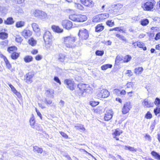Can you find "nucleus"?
Returning <instances> with one entry per match:
<instances>
[{
	"instance_id": "f257e3e1",
	"label": "nucleus",
	"mask_w": 160,
	"mask_h": 160,
	"mask_svg": "<svg viewBox=\"0 0 160 160\" xmlns=\"http://www.w3.org/2000/svg\"><path fill=\"white\" fill-rule=\"evenodd\" d=\"M76 38L70 35L63 37L62 38V43L65 47L67 48H73L75 47V42Z\"/></svg>"
},
{
	"instance_id": "f03ea898",
	"label": "nucleus",
	"mask_w": 160,
	"mask_h": 160,
	"mask_svg": "<svg viewBox=\"0 0 160 160\" xmlns=\"http://www.w3.org/2000/svg\"><path fill=\"white\" fill-rule=\"evenodd\" d=\"M78 35L80 40H86L89 37L88 31L85 28L80 29L79 30Z\"/></svg>"
},
{
	"instance_id": "7ed1b4c3",
	"label": "nucleus",
	"mask_w": 160,
	"mask_h": 160,
	"mask_svg": "<svg viewBox=\"0 0 160 160\" xmlns=\"http://www.w3.org/2000/svg\"><path fill=\"white\" fill-rule=\"evenodd\" d=\"M33 14L35 17L42 20L45 19L47 16V14L45 12L37 9L35 10L33 12Z\"/></svg>"
},
{
	"instance_id": "20e7f679",
	"label": "nucleus",
	"mask_w": 160,
	"mask_h": 160,
	"mask_svg": "<svg viewBox=\"0 0 160 160\" xmlns=\"http://www.w3.org/2000/svg\"><path fill=\"white\" fill-rule=\"evenodd\" d=\"M34 76V72H30L27 73L24 76V79L28 83H31L32 82V78Z\"/></svg>"
},
{
	"instance_id": "39448f33",
	"label": "nucleus",
	"mask_w": 160,
	"mask_h": 160,
	"mask_svg": "<svg viewBox=\"0 0 160 160\" xmlns=\"http://www.w3.org/2000/svg\"><path fill=\"white\" fill-rule=\"evenodd\" d=\"M43 38L45 42H49L52 39L53 37L49 31H46L43 36Z\"/></svg>"
},
{
	"instance_id": "423d86ee",
	"label": "nucleus",
	"mask_w": 160,
	"mask_h": 160,
	"mask_svg": "<svg viewBox=\"0 0 160 160\" xmlns=\"http://www.w3.org/2000/svg\"><path fill=\"white\" fill-rule=\"evenodd\" d=\"M155 4L154 2L148 1L144 3L143 8L147 11H151L153 8Z\"/></svg>"
},
{
	"instance_id": "0eeeda50",
	"label": "nucleus",
	"mask_w": 160,
	"mask_h": 160,
	"mask_svg": "<svg viewBox=\"0 0 160 160\" xmlns=\"http://www.w3.org/2000/svg\"><path fill=\"white\" fill-rule=\"evenodd\" d=\"M87 87H88V84H85L83 83H80L77 85L78 88L80 91V92H78L79 96H82L84 93V91Z\"/></svg>"
},
{
	"instance_id": "6e6552de",
	"label": "nucleus",
	"mask_w": 160,
	"mask_h": 160,
	"mask_svg": "<svg viewBox=\"0 0 160 160\" xmlns=\"http://www.w3.org/2000/svg\"><path fill=\"white\" fill-rule=\"evenodd\" d=\"M132 106L129 102H126L124 105L122 109V112L123 114H125L127 113L130 109L131 108Z\"/></svg>"
},
{
	"instance_id": "1a4fd4ad",
	"label": "nucleus",
	"mask_w": 160,
	"mask_h": 160,
	"mask_svg": "<svg viewBox=\"0 0 160 160\" xmlns=\"http://www.w3.org/2000/svg\"><path fill=\"white\" fill-rule=\"evenodd\" d=\"M62 24L64 28L68 30L71 28L72 26V22L70 21L67 20L62 21Z\"/></svg>"
},
{
	"instance_id": "9d476101",
	"label": "nucleus",
	"mask_w": 160,
	"mask_h": 160,
	"mask_svg": "<svg viewBox=\"0 0 160 160\" xmlns=\"http://www.w3.org/2000/svg\"><path fill=\"white\" fill-rule=\"evenodd\" d=\"M110 93L107 90L103 89L101 90L98 96L99 98H105L108 97Z\"/></svg>"
},
{
	"instance_id": "9b49d317",
	"label": "nucleus",
	"mask_w": 160,
	"mask_h": 160,
	"mask_svg": "<svg viewBox=\"0 0 160 160\" xmlns=\"http://www.w3.org/2000/svg\"><path fill=\"white\" fill-rule=\"evenodd\" d=\"M64 83L67 85V87L69 88L70 90H73L74 89V83L73 81L71 80L66 79L64 81Z\"/></svg>"
},
{
	"instance_id": "f8f14e48",
	"label": "nucleus",
	"mask_w": 160,
	"mask_h": 160,
	"mask_svg": "<svg viewBox=\"0 0 160 160\" xmlns=\"http://www.w3.org/2000/svg\"><path fill=\"white\" fill-rule=\"evenodd\" d=\"M81 2L84 6L90 8L92 7L94 5V3L91 0H81Z\"/></svg>"
},
{
	"instance_id": "ddd939ff",
	"label": "nucleus",
	"mask_w": 160,
	"mask_h": 160,
	"mask_svg": "<svg viewBox=\"0 0 160 160\" xmlns=\"http://www.w3.org/2000/svg\"><path fill=\"white\" fill-rule=\"evenodd\" d=\"M112 111L111 110H107L104 117L105 120L108 121L111 119L112 118Z\"/></svg>"
},
{
	"instance_id": "4468645a",
	"label": "nucleus",
	"mask_w": 160,
	"mask_h": 160,
	"mask_svg": "<svg viewBox=\"0 0 160 160\" xmlns=\"http://www.w3.org/2000/svg\"><path fill=\"white\" fill-rule=\"evenodd\" d=\"M77 22H83L86 20L87 17L86 15H77Z\"/></svg>"
},
{
	"instance_id": "2eb2a0df",
	"label": "nucleus",
	"mask_w": 160,
	"mask_h": 160,
	"mask_svg": "<svg viewBox=\"0 0 160 160\" xmlns=\"http://www.w3.org/2000/svg\"><path fill=\"white\" fill-rule=\"evenodd\" d=\"M142 104L144 107H145L146 108L152 107L153 106V103L148 102V100L146 99H144L142 102Z\"/></svg>"
},
{
	"instance_id": "dca6fc26",
	"label": "nucleus",
	"mask_w": 160,
	"mask_h": 160,
	"mask_svg": "<svg viewBox=\"0 0 160 160\" xmlns=\"http://www.w3.org/2000/svg\"><path fill=\"white\" fill-rule=\"evenodd\" d=\"M66 58L65 55L63 53H60L58 55L57 60L59 62H63Z\"/></svg>"
},
{
	"instance_id": "f3484780",
	"label": "nucleus",
	"mask_w": 160,
	"mask_h": 160,
	"mask_svg": "<svg viewBox=\"0 0 160 160\" xmlns=\"http://www.w3.org/2000/svg\"><path fill=\"white\" fill-rule=\"evenodd\" d=\"M22 35L26 38L30 37L32 34V32L29 30H24L22 32Z\"/></svg>"
},
{
	"instance_id": "a211bd4d",
	"label": "nucleus",
	"mask_w": 160,
	"mask_h": 160,
	"mask_svg": "<svg viewBox=\"0 0 160 160\" xmlns=\"http://www.w3.org/2000/svg\"><path fill=\"white\" fill-rule=\"evenodd\" d=\"M109 17V14L108 13H102L97 15V17L101 21Z\"/></svg>"
},
{
	"instance_id": "6ab92c4d",
	"label": "nucleus",
	"mask_w": 160,
	"mask_h": 160,
	"mask_svg": "<svg viewBox=\"0 0 160 160\" xmlns=\"http://www.w3.org/2000/svg\"><path fill=\"white\" fill-rule=\"evenodd\" d=\"M54 91L53 90L49 89L46 91L45 94L47 97L53 98L54 97Z\"/></svg>"
},
{
	"instance_id": "aec40b11",
	"label": "nucleus",
	"mask_w": 160,
	"mask_h": 160,
	"mask_svg": "<svg viewBox=\"0 0 160 160\" xmlns=\"http://www.w3.org/2000/svg\"><path fill=\"white\" fill-rule=\"evenodd\" d=\"M52 29L55 32L58 33H61L63 32V29L61 28L58 26L53 25L52 26Z\"/></svg>"
},
{
	"instance_id": "412c9836",
	"label": "nucleus",
	"mask_w": 160,
	"mask_h": 160,
	"mask_svg": "<svg viewBox=\"0 0 160 160\" xmlns=\"http://www.w3.org/2000/svg\"><path fill=\"white\" fill-rule=\"evenodd\" d=\"M137 46L140 48H142L144 51L147 50L146 47L145 46L144 43L142 42L138 41Z\"/></svg>"
},
{
	"instance_id": "4be33fe9",
	"label": "nucleus",
	"mask_w": 160,
	"mask_h": 160,
	"mask_svg": "<svg viewBox=\"0 0 160 160\" xmlns=\"http://www.w3.org/2000/svg\"><path fill=\"white\" fill-rule=\"evenodd\" d=\"M104 28V27L102 24L98 25L95 27V31L99 32L102 31Z\"/></svg>"
},
{
	"instance_id": "5701e85b",
	"label": "nucleus",
	"mask_w": 160,
	"mask_h": 160,
	"mask_svg": "<svg viewBox=\"0 0 160 160\" xmlns=\"http://www.w3.org/2000/svg\"><path fill=\"white\" fill-rule=\"evenodd\" d=\"M32 27L33 31L35 32H38L40 31V28L38 25L35 23H33L32 24Z\"/></svg>"
},
{
	"instance_id": "b1692460",
	"label": "nucleus",
	"mask_w": 160,
	"mask_h": 160,
	"mask_svg": "<svg viewBox=\"0 0 160 160\" xmlns=\"http://www.w3.org/2000/svg\"><path fill=\"white\" fill-rule=\"evenodd\" d=\"M33 57L31 56L27 55L24 58V61L27 63L33 60Z\"/></svg>"
},
{
	"instance_id": "393cba45",
	"label": "nucleus",
	"mask_w": 160,
	"mask_h": 160,
	"mask_svg": "<svg viewBox=\"0 0 160 160\" xmlns=\"http://www.w3.org/2000/svg\"><path fill=\"white\" fill-rule=\"evenodd\" d=\"M122 133V130H120L119 129H116L114 132L112 133V135L113 136H119Z\"/></svg>"
},
{
	"instance_id": "a878e982",
	"label": "nucleus",
	"mask_w": 160,
	"mask_h": 160,
	"mask_svg": "<svg viewBox=\"0 0 160 160\" xmlns=\"http://www.w3.org/2000/svg\"><path fill=\"white\" fill-rule=\"evenodd\" d=\"M14 22L12 18H9L4 21V23L6 24H12Z\"/></svg>"
},
{
	"instance_id": "bb28decb",
	"label": "nucleus",
	"mask_w": 160,
	"mask_h": 160,
	"mask_svg": "<svg viewBox=\"0 0 160 160\" xmlns=\"http://www.w3.org/2000/svg\"><path fill=\"white\" fill-rule=\"evenodd\" d=\"M151 154L156 159L160 160V155L158 153L155 151H152L151 152Z\"/></svg>"
},
{
	"instance_id": "cd10ccee",
	"label": "nucleus",
	"mask_w": 160,
	"mask_h": 160,
	"mask_svg": "<svg viewBox=\"0 0 160 160\" xmlns=\"http://www.w3.org/2000/svg\"><path fill=\"white\" fill-rule=\"evenodd\" d=\"M116 37L119 38L120 40L123 41L126 43L128 42L125 37L122 35H120L119 34H117L116 35Z\"/></svg>"
},
{
	"instance_id": "c85d7f7f",
	"label": "nucleus",
	"mask_w": 160,
	"mask_h": 160,
	"mask_svg": "<svg viewBox=\"0 0 160 160\" xmlns=\"http://www.w3.org/2000/svg\"><path fill=\"white\" fill-rule=\"evenodd\" d=\"M124 149L125 150L128 149L131 152H136L137 151V149L135 148L134 147H132L128 146H125Z\"/></svg>"
},
{
	"instance_id": "c756f323",
	"label": "nucleus",
	"mask_w": 160,
	"mask_h": 160,
	"mask_svg": "<svg viewBox=\"0 0 160 160\" xmlns=\"http://www.w3.org/2000/svg\"><path fill=\"white\" fill-rule=\"evenodd\" d=\"M19 54L18 53L16 52H13L12 53L11 55V58L14 60L16 59L19 57Z\"/></svg>"
},
{
	"instance_id": "7c9ffc66",
	"label": "nucleus",
	"mask_w": 160,
	"mask_h": 160,
	"mask_svg": "<svg viewBox=\"0 0 160 160\" xmlns=\"http://www.w3.org/2000/svg\"><path fill=\"white\" fill-rule=\"evenodd\" d=\"M33 150L34 152H36L38 153H42V149L37 146L33 147Z\"/></svg>"
},
{
	"instance_id": "2f4dec72",
	"label": "nucleus",
	"mask_w": 160,
	"mask_h": 160,
	"mask_svg": "<svg viewBox=\"0 0 160 160\" xmlns=\"http://www.w3.org/2000/svg\"><path fill=\"white\" fill-rule=\"evenodd\" d=\"M143 70V68L142 67H138L136 68L134 70L135 73L138 74H141Z\"/></svg>"
},
{
	"instance_id": "473e14b6",
	"label": "nucleus",
	"mask_w": 160,
	"mask_h": 160,
	"mask_svg": "<svg viewBox=\"0 0 160 160\" xmlns=\"http://www.w3.org/2000/svg\"><path fill=\"white\" fill-rule=\"evenodd\" d=\"M112 67V65L111 64H106L102 65L101 68L102 70H105L108 68H111Z\"/></svg>"
},
{
	"instance_id": "72a5a7b5",
	"label": "nucleus",
	"mask_w": 160,
	"mask_h": 160,
	"mask_svg": "<svg viewBox=\"0 0 160 160\" xmlns=\"http://www.w3.org/2000/svg\"><path fill=\"white\" fill-rule=\"evenodd\" d=\"M25 22L22 21H19L16 22V26L17 28H21L24 25Z\"/></svg>"
},
{
	"instance_id": "f704fd0d",
	"label": "nucleus",
	"mask_w": 160,
	"mask_h": 160,
	"mask_svg": "<svg viewBox=\"0 0 160 160\" xmlns=\"http://www.w3.org/2000/svg\"><path fill=\"white\" fill-rule=\"evenodd\" d=\"M17 48L15 46L9 47L8 48V51L10 53H12L17 50Z\"/></svg>"
},
{
	"instance_id": "c9c22d12",
	"label": "nucleus",
	"mask_w": 160,
	"mask_h": 160,
	"mask_svg": "<svg viewBox=\"0 0 160 160\" xmlns=\"http://www.w3.org/2000/svg\"><path fill=\"white\" fill-rule=\"evenodd\" d=\"M29 43L32 46H35L37 43L36 41L33 38H31L28 40Z\"/></svg>"
},
{
	"instance_id": "e433bc0d",
	"label": "nucleus",
	"mask_w": 160,
	"mask_h": 160,
	"mask_svg": "<svg viewBox=\"0 0 160 160\" xmlns=\"http://www.w3.org/2000/svg\"><path fill=\"white\" fill-rule=\"evenodd\" d=\"M75 8H77L78 9L83 11L84 10V8L83 6L81 4L79 3L75 4Z\"/></svg>"
},
{
	"instance_id": "4c0bfd02",
	"label": "nucleus",
	"mask_w": 160,
	"mask_h": 160,
	"mask_svg": "<svg viewBox=\"0 0 160 160\" xmlns=\"http://www.w3.org/2000/svg\"><path fill=\"white\" fill-rule=\"evenodd\" d=\"M132 59V57L129 55H127L124 58L123 62H129Z\"/></svg>"
},
{
	"instance_id": "58836bf2",
	"label": "nucleus",
	"mask_w": 160,
	"mask_h": 160,
	"mask_svg": "<svg viewBox=\"0 0 160 160\" xmlns=\"http://www.w3.org/2000/svg\"><path fill=\"white\" fill-rule=\"evenodd\" d=\"M8 37V34L5 32H0V38L4 39Z\"/></svg>"
},
{
	"instance_id": "ea45409f",
	"label": "nucleus",
	"mask_w": 160,
	"mask_h": 160,
	"mask_svg": "<svg viewBox=\"0 0 160 160\" xmlns=\"http://www.w3.org/2000/svg\"><path fill=\"white\" fill-rule=\"evenodd\" d=\"M149 22V21L147 19H145L142 20L141 21V24L143 26H146Z\"/></svg>"
},
{
	"instance_id": "a19ab883",
	"label": "nucleus",
	"mask_w": 160,
	"mask_h": 160,
	"mask_svg": "<svg viewBox=\"0 0 160 160\" xmlns=\"http://www.w3.org/2000/svg\"><path fill=\"white\" fill-rule=\"evenodd\" d=\"M69 19L74 21L77 22V15H71L69 16Z\"/></svg>"
},
{
	"instance_id": "79ce46f5",
	"label": "nucleus",
	"mask_w": 160,
	"mask_h": 160,
	"mask_svg": "<svg viewBox=\"0 0 160 160\" xmlns=\"http://www.w3.org/2000/svg\"><path fill=\"white\" fill-rule=\"evenodd\" d=\"M29 122L30 125L32 128H34V124L35 123V121L34 117L33 116L30 118Z\"/></svg>"
},
{
	"instance_id": "37998d69",
	"label": "nucleus",
	"mask_w": 160,
	"mask_h": 160,
	"mask_svg": "<svg viewBox=\"0 0 160 160\" xmlns=\"http://www.w3.org/2000/svg\"><path fill=\"white\" fill-rule=\"evenodd\" d=\"M122 60V56L118 55L115 59L116 63H119L120 61Z\"/></svg>"
},
{
	"instance_id": "c03bdc74",
	"label": "nucleus",
	"mask_w": 160,
	"mask_h": 160,
	"mask_svg": "<svg viewBox=\"0 0 160 160\" xmlns=\"http://www.w3.org/2000/svg\"><path fill=\"white\" fill-rule=\"evenodd\" d=\"M89 104L92 107H94L99 104V102L92 100L90 102Z\"/></svg>"
},
{
	"instance_id": "a18cd8bd",
	"label": "nucleus",
	"mask_w": 160,
	"mask_h": 160,
	"mask_svg": "<svg viewBox=\"0 0 160 160\" xmlns=\"http://www.w3.org/2000/svg\"><path fill=\"white\" fill-rule=\"evenodd\" d=\"M95 54L97 55L102 56L104 54V51L102 50H98L96 51Z\"/></svg>"
},
{
	"instance_id": "49530a36",
	"label": "nucleus",
	"mask_w": 160,
	"mask_h": 160,
	"mask_svg": "<svg viewBox=\"0 0 160 160\" xmlns=\"http://www.w3.org/2000/svg\"><path fill=\"white\" fill-rule=\"evenodd\" d=\"M62 154L63 156L66 157L68 159H71L70 156L68 155V153L66 152H62Z\"/></svg>"
},
{
	"instance_id": "de8ad7c7",
	"label": "nucleus",
	"mask_w": 160,
	"mask_h": 160,
	"mask_svg": "<svg viewBox=\"0 0 160 160\" xmlns=\"http://www.w3.org/2000/svg\"><path fill=\"white\" fill-rule=\"evenodd\" d=\"M16 41L18 42H21L22 40V39L20 36H17L16 38Z\"/></svg>"
},
{
	"instance_id": "09e8293b",
	"label": "nucleus",
	"mask_w": 160,
	"mask_h": 160,
	"mask_svg": "<svg viewBox=\"0 0 160 160\" xmlns=\"http://www.w3.org/2000/svg\"><path fill=\"white\" fill-rule=\"evenodd\" d=\"M107 24L110 27H112L114 25V22L112 20H109L106 22Z\"/></svg>"
},
{
	"instance_id": "8fccbe9b",
	"label": "nucleus",
	"mask_w": 160,
	"mask_h": 160,
	"mask_svg": "<svg viewBox=\"0 0 160 160\" xmlns=\"http://www.w3.org/2000/svg\"><path fill=\"white\" fill-rule=\"evenodd\" d=\"M120 90L118 89H115L113 93L117 96H120Z\"/></svg>"
},
{
	"instance_id": "3c124183",
	"label": "nucleus",
	"mask_w": 160,
	"mask_h": 160,
	"mask_svg": "<svg viewBox=\"0 0 160 160\" xmlns=\"http://www.w3.org/2000/svg\"><path fill=\"white\" fill-rule=\"evenodd\" d=\"M91 92V88L89 87V86L88 85V87H87V88H86L84 91V92H86L87 93H90Z\"/></svg>"
},
{
	"instance_id": "603ef678",
	"label": "nucleus",
	"mask_w": 160,
	"mask_h": 160,
	"mask_svg": "<svg viewBox=\"0 0 160 160\" xmlns=\"http://www.w3.org/2000/svg\"><path fill=\"white\" fill-rule=\"evenodd\" d=\"M154 104L158 106L160 104V99L158 98H157L154 101Z\"/></svg>"
},
{
	"instance_id": "864d4df0",
	"label": "nucleus",
	"mask_w": 160,
	"mask_h": 160,
	"mask_svg": "<svg viewBox=\"0 0 160 160\" xmlns=\"http://www.w3.org/2000/svg\"><path fill=\"white\" fill-rule=\"evenodd\" d=\"M54 80L56 82H57L58 83L59 85H61V82L59 78L57 76L54 77Z\"/></svg>"
},
{
	"instance_id": "5fc2aeb1",
	"label": "nucleus",
	"mask_w": 160,
	"mask_h": 160,
	"mask_svg": "<svg viewBox=\"0 0 160 160\" xmlns=\"http://www.w3.org/2000/svg\"><path fill=\"white\" fill-rule=\"evenodd\" d=\"M154 112L156 115L158 113H160V108H156L154 110Z\"/></svg>"
},
{
	"instance_id": "6e6d98bb",
	"label": "nucleus",
	"mask_w": 160,
	"mask_h": 160,
	"mask_svg": "<svg viewBox=\"0 0 160 160\" xmlns=\"http://www.w3.org/2000/svg\"><path fill=\"white\" fill-rule=\"evenodd\" d=\"M145 117L148 119L151 118L152 117V115L149 112H148L146 115Z\"/></svg>"
},
{
	"instance_id": "4d7b16f0",
	"label": "nucleus",
	"mask_w": 160,
	"mask_h": 160,
	"mask_svg": "<svg viewBox=\"0 0 160 160\" xmlns=\"http://www.w3.org/2000/svg\"><path fill=\"white\" fill-rule=\"evenodd\" d=\"M44 102L47 104H50L52 103V102L51 100H48L47 99L45 98Z\"/></svg>"
},
{
	"instance_id": "13d9d810",
	"label": "nucleus",
	"mask_w": 160,
	"mask_h": 160,
	"mask_svg": "<svg viewBox=\"0 0 160 160\" xmlns=\"http://www.w3.org/2000/svg\"><path fill=\"white\" fill-rule=\"evenodd\" d=\"M60 134L64 138H68V136L67 135L66 133L62 132H60Z\"/></svg>"
},
{
	"instance_id": "bf43d9fd",
	"label": "nucleus",
	"mask_w": 160,
	"mask_h": 160,
	"mask_svg": "<svg viewBox=\"0 0 160 160\" xmlns=\"http://www.w3.org/2000/svg\"><path fill=\"white\" fill-rule=\"evenodd\" d=\"M101 21V20H100V19H98V18H97V16L94 17L93 22H99Z\"/></svg>"
},
{
	"instance_id": "052dcab7",
	"label": "nucleus",
	"mask_w": 160,
	"mask_h": 160,
	"mask_svg": "<svg viewBox=\"0 0 160 160\" xmlns=\"http://www.w3.org/2000/svg\"><path fill=\"white\" fill-rule=\"evenodd\" d=\"M14 93L19 98H20L21 97V95L20 93L18 92L17 91L15 92Z\"/></svg>"
},
{
	"instance_id": "680f3d73",
	"label": "nucleus",
	"mask_w": 160,
	"mask_h": 160,
	"mask_svg": "<svg viewBox=\"0 0 160 160\" xmlns=\"http://www.w3.org/2000/svg\"><path fill=\"white\" fill-rule=\"evenodd\" d=\"M36 111L37 113V115L38 116H39L40 118L42 119V117L41 114L40 112L38 111L37 108H36Z\"/></svg>"
},
{
	"instance_id": "e2e57ef3",
	"label": "nucleus",
	"mask_w": 160,
	"mask_h": 160,
	"mask_svg": "<svg viewBox=\"0 0 160 160\" xmlns=\"http://www.w3.org/2000/svg\"><path fill=\"white\" fill-rule=\"evenodd\" d=\"M42 56L40 55H38L37 56H36L35 57V59L37 60H41L42 58Z\"/></svg>"
},
{
	"instance_id": "0e129e2a",
	"label": "nucleus",
	"mask_w": 160,
	"mask_h": 160,
	"mask_svg": "<svg viewBox=\"0 0 160 160\" xmlns=\"http://www.w3.org/2000/svg\"><path fill=\"white\" fill-rule=\"evenodd\" d=\"M159 39H160V32L157 33L155 38V39L156 40H157Z\"/></svg>"
},
{
	"instance_id": "69168bd1",
	"label": "nucleus",
	"mask_w": 160,
	"mask_h": 160,
	"mask_svg": "<svg viewBox=\"0 0 160 160\" xmlns=\"http://www.w3.org/2000/svg\"><path fill=\"white\" fill-rule=\"evenodd\" d=\"M145 137L146 139L149 141H151V136L148 134H146Z\"/></svg>"
},
{
	"instance_id": "338daca9",
	"label": "nucleus",
	"mask_w": 160,
	"mask_h": 160,
	"mask_svg": "<svg viewBox=\"0 0 160 160\" xmlns=\"http://www.w3.org/2000/svg\"><path fill=\"white\" fill-rule=\"evenodd\" d=\"M3 57V59L4 60V61L5 63V64H6V65H7L9 63V62L7 58L5 56Z\"/></svg>"
},
{
	"instance_id": "774afa93",
	"label": "nucleus",
	"mask_w": 160,
	"mask_h": 160,
	"mask_svg": "<svg viewBox=\"0 0 160 160\" xmlns=\"http://www.w3.org/2000/svg\"><path fill=\"white\" fill-rule=\"evenodd\" d=\"M25 0H15L17 3L18 4L22 3L24 2Z\"/></svg>"
}]
</instances>
